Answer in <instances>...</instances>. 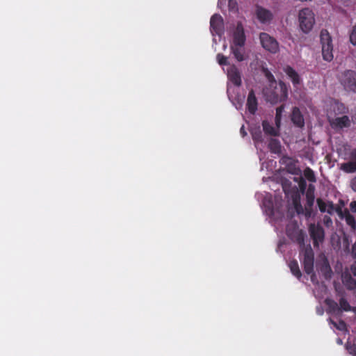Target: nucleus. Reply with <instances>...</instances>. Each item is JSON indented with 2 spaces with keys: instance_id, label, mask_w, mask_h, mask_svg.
Segmentation results:
<instances>
[{
  "instance_id": "nucleus-28",
  "label": "nucleus",
  "mask_w": 356,
  "mask_h": 356,
  "mask_svg": "<svg viewBox=\"0 0 356 356\" xmlns=\"http://www.w3.org/2000/svg\"><path fill=\"white\" fill-rule=\"evenodd\" d=\"M339 306L340 310H343L345 312L353 311V308L344 298H340Z\"/></svg>"
},
{
  "instance_id": "nucleus-26",
  "label": "nucleus",
  "mask_w": 356,
  "mask_h": 356,
  "mask_svg": "<svg viewBox=\"0 0 356 356\" xmlns=\"http://www.w3.org/2000/svg\"><path fill=\"white\" fill-rule=\"evenodd\" d=\"M344 218L346 223L353 228H355L356 222L354 216L348 210L344 211Z\"/></svg>"
},
{
  "instance_id": "nucleus-5",
  "label": "nucleus",
  "mask_w": 356,
  "mask_h": 356,
  "mask_svg": "<svg viewBox=\"0 0 356 356\" xmlns=\"http://www.w3.org/2000/svg\"><path fill=\"white\" fill-rule=\"evenodd\" d=\"M339 80L346 91L356 92V72L354 70H345L340 75Z\"/></svg>"
},
{
  "instance_id": "nucleus-38",
  "label": "nucleus",
  "mask_w": 356,
  "mask_h": 356,
  "mask_svg": "<svg viewBox=\"0 0 356 356\" xmlns=\"http://www.w3.org/2000/svg\"><path fill=\"white\" fill-rule=\"evenodd\" d=\"M349 353L353 356H356V345L353 344L348 347Z\"/></svg>"
},
{
  "instance_id": "nucleus-22",
  "label": "nucleus",
  "mask_w": 356,
  "mask_h": 356,
  "mask_svg": "<svg viewBox=\"0 0 356 356\" xmlns=\"http://www.w3.org/2000/svg\"><path fill=\"white\" fill-rule=\"evenodd\" d=\"M289 266L292 274L294 276H296L298 279H300L302 276V273L299 268L298 261L296 260H293L289 263Z\"/></svg>"
},
{
  "instance_id": "nucleus-33",
  "label": "nucleus",
  "mask_w": 356,
  "mask_h": 356,
  "mask_svg": "<svg viewBox=\"0 0 356 356\" xmlns=\"http://www.w3.org/2000/svg\"><path fill=\"white\" fill-rule=\"evenodd\" d=\"M217 60L220 65H229V62L227 60V57L224 56L222 54H217Z\"/></svg>"
},
{
  "instance_id": "nucleus-40",
  "label": "nucleus",
  "mask_w": 356,
  "mask_h": 356,
  "mask_svg": "<svg viewBox=\"0 0 356 356\" xmlns=\"http://www.w3.org/2000/svg\"><path fill=\"white\" fill-rule=\"evenodd\" d=\"M350 270L351 273L356 277V261L351 264Z\"/></svg>"
},
{
  "instance_id": "nucleus-24",
  "label": "nucleus",
  "mask_w": 356,
  "mask_h": 356,
  "mask_svg": "<svg viewBox=\"0 0 356 356\" xmlns=\"http://www.w3.org/2000/svg\"><path fill=\"white\" fill-rule=\"evenodd\" d=\"M326 305L328 307V312L334 313L336 312H339L340 308L335 301L331 300V299H326L325 301Z\"/></svg>"
},
{
  "instance_id": "nucleus-16",
  "label": "nucleus",
  "mask_w": 356,
  "mask_h": 356,
  "mask_svg": "<svg viewBox=\"0 0 356 356\" xmlns=\"http://www.w3.org/2000/svg\"><path fill=\"white\" fill-rule=\"evenodd\" d=\"M284 72L286 75L291 79L294 86L300 83V77L298 72L291 66L288 65L285 67Z\"/></svg>"
},
{
  "instance_id": "nucleus-11",
  "label": "nucleus",
  "mask_w": 356,
  "mask_h": 356,
  "mask_svg": "<svg viewBox=\"0 0 356 356\" xmlns=\"http://www.w3.org/2000/svg\"><path fill=\"white\" fill-rule=\"evenodd\" d=\"M245 35L241 23H238L233 35V44L234 46H244Z\"/></svg>"
},
{
  "instance_id": "nucleus-1",
  "label": "nucleus",
  "mask_w": 356,
  "mask_h": 356,
  "mask_svg": "<svg viewBox=\"0 0 356 356\" xmlns=\"http://www.w3.org/2000/svg\"><path fill=\"white\" fill-rule=\"evenodd\" d=\"M315 186L309 184L306 191V204L302 207L299 195H295L292 198L293 208L298 215H303L306 219L310 218L313 216V207L315 200Z\"/></svg>"
},
{
  "instance_id": "nucleus-10",
  "label": "nucleus",
  "mask_w": 356,
  "mask_h": 356,
  "mask_svg": "<svg viewBox=\"0 0 356 356\" xmlns=\"http://www.w3.org/2000/svg\"><path fill=\"white\" fill-rule=\"evenodd\" d=\"M227 76L229 80L236 86L241 85V73L236 65H232L229 67Z\"/></svg>"
},
{
  "instance_id": "nucleus-12",
  "label": "nucleus",
  "mask_w": 356,
  "mask_h": 356,
  "mask_svg": "<svg viewBox=\"0 0 356 356\" xmlns=\"http://www.w3.org/2000/svg\"><path fill=\"white\" fill-rule=\"evenodd\" d=\"M330 124L334 129L349 128L351 125V122L348 115H343L342 117H337L330 121Z\"/></svg>"
},
{
  "instance_id": "nucleus-18",
  "label": "nucleus",
  "mask_w": 356,
  "mask_h": 356,
  "mask_svg": "<svg viewBox=\"0 0 356 356\" xmlns=\"http://www.w3.org/2000/svg\"><path fill=\"white\" fill-rule=\"evenodd\" d=\"M263 130L266 134L276 136L279 135V131L274 128L268 121L264 120L262 122Z\"/></svg>"
},
{
  "instance_id": "nucleus-3",
  "label": "nucleus",
  "mask_w": 356,
  "mask_h": 356,
  "mask_svg": "<svg viewBox=\"0 0 356 356\" xmlns=\"http://www.w3.org/2000/svg\"><path fill=\"white\" fill-rule=\"evenodd\" d=\"M320 40L322 47L323 58L326 61L330 62L334 58L333 44L332 37L326 29L321 30Z\"/></svg>"
},
{
  "instance_id": "nucleus-29",
  "label": "nucleus",
  "mask_w": 356,
  "mask_h": 356,
  "mask_svg": "<svg viewBox=\"0 0 356 356\" xmlns=\"http://www.w3.org/2000/svg\"><path fill=\"white\" fill-rule=\"evenodd\" d=\"M304 175L306 179L311 182H315L316 180L314 171L309 168H307L305 170Z\"/></svg>"
},
{
  "instance_id": "nucleus-31",
  "label": "nucleus",
  "mask_w": 356,
  "mask_h": 356,
  "mask_svg": "<svg viewBox=\"0 0 356 356\" xmlns=\"http://www.w3.org/2000/svg\"><path fill=\"white\" fill-rule=\"evenodd\" d=\"M316 203L321 213L326 212L327 202H324L321 198H317Z\"/></svg>"
},
{
  "instance_id": "nucleus-35",
  "label": "nucleus",
  "mask_w": 356,
  "mask_h": 356,
  "mask_svg": "<svg viewBox=\"0 0 356 356\" xmlns=\"http://www.w3.org/2000/svg\"><path fill=\"white\" fill-rule=\"evenodd\" d=\"M350 42L353 45H356V24L353 27L350 33Z\"/></svg>"
},
{
  "instance_id": "nucleus-45",
  "label": "nucleus",
  "mask_w": 356,
  "mask_h": 356,
  "mask_svg": "<svg viewBox=\"0 0 356 356\" xmlns=\"http://www.w3.org/2000/svg\"><path fill=\"white\" fill-rule=\"evenodd\" d=\"M305 183H304V184H303L302 186V185H300V188H301L302 190L305 189Z\"/></svg>"
},
{
  "instance_id": "nucleus-17",
  "label": "nucleus",
  "mask_w": 356,
  "mask_h": 356,
  "mask_svg": "<svg viewBox=\"0 0 356 356\" xmlns=\"http://www.w3.org/2000/svg\"><path fill=\"white\" fill-rule=\"evenodd\" d=\"M231 51L237 61L241 62L245 59L244 46L231 45Z\"/></svg>"
},
{
  "instance_id": "nucleus-13",
  "label": "nucleus",
  "mask_w": 356,
  "mask_h": 356,
  "mask_svg": "<svg viewBox=\"0 0 356 356\" xmlns=\"http://www.w3.org/2000/svg\"><path fill=\"white\" fill-rule=\"evenodd\" d=\"M291 120L293 124L298 127L302 128L305 125V120L299 108L295 106L292 109Z\"/></svg>"
},
{
  "instance_id": "nucleus-19",
  "label": "nucleus",
  "mask_w": 356,
  "mask_h": 356,
  "mask_svg": "<svg viewBox=\"0 0 356 356\" xmlns=\"http://www.w3.org/2000/svg\"><path fill=\"white\" fill-rule=\"evenodd\" d=\"M268 148L273 154H279L281 152L280 142L275 138H270L268 143Z\"/></svg>"
},
{
  "instance_id": "nucleus-39",
  "label": "nucleus",
  "mask_w": 356,
  "mask_h": 356,
  "mask_svg": "<svg viewBox=\"0 0 356 356\" xmlns=\"http://www.w3.org/2000/svg\"><path fill=\"white\" fill-rule=\"evenodd\" d=\"M350 159L351 161L356 163V149H354L350 152Z\"/></svg>"
},
{
  "instance_id": "nucleus-30",
  "label": "nucleus",
  "mask_w": 356,
  "mask_h": 356,
  "mask_svg": "<svg viewBox=\"0 0 356 356\" xmlns=\"http://www.w3.org/2000/svg\"><path fill=\"white\" fill-rule=\"evenodd\" d=\"M329 321L330 323L332 324L337 330L340 331H343L346 330V324L343 321L340 320L338 323L334 322L331 318H330Z\"/></svg>"
},
{
  "instance_id": "nucleus-9",
  "label": "nucleus",
  "mask_w": 356,
  "mask_h": 356,
  "mask_svg": "<svg viewBox=\"0 0 356 356\" xmlns=\"http://www.w3.org/2000/svg\"><path fill=\"white\" fill-rule=\"evenodd\" d=\"M314 256L312 250H307L304 253L303 267L304 271L307 275H311L314 271Z\"/></svg>"
},
{
  "instance_id": "nucleus-20",
  "label": "nucleus",
  "mask_w": 356,
  "mask_h": 356,
  "mask_svg": "<svg viewBox=\"0 0 356 356\" xmlns=\"http://www.w3.org/2000/svg\"><path fill=\"white\" fill-rule=\"evenodd\" d=\"M340 169L347 173H353L356 172V163L351 161L343 163L341 165Z\"/></svg>"
},
{
  "instance_id": "nucleus-46",
  "label": "nucleus",
  "mask_w": 356,
  "mask_h": 356,
  "mask_svg": "<svg viewBox=\"0 0 356 356\" xmlns=\"http://www.w3.org/2000/svg\"><path fill=\"white\" fill-rule=\"evenodd\" d=\"M270 76L272 79H274L272 74H270Z\"/></svg>"
},
{
  "instance_id": "nucleus-4",
  "label": "nucleus",
  "mask_w": 356,
  "mask_h": 356,
  "mask_svg": "<svg viewBox=\"0 0 356 356\" xmlns=\"http://www.w3.org/2000/svg\"><path fill=\"white\" fill-rule=\"evenodd\" d=\"M298 21L301 30L304 33H308L315 23L314 13L309 8H302L299 11Z\"/></svg>"
},
{
  "instance_id": "nucleus-32",
  "label": "nucleus",
  "mask_w": 356,
  "mask_h": 356,
  "mask_svg": "<svg viewBox=\"0 0 356 356\" xmlns=\"http://www.w3.org/2000/svg\"><path fill=\"white\" fill-rule=\"evenodd\" d=\"M340 211L339 209L335 207L332 202L328 201L327 204L326 212L330 215H332L335 211Z\"/></svg>"
},
{
  "instance_id": "nucleus-25",
  "label": "nucleus",
  "mask_w": 356,
  "mask_h": 356,
  "mask_svg": "<svg viewBox=\"0 0 356 356\" xmlns=\"http://www.w3.org/2000/svg\"><path fill=\"white\" fill-rule=\"evenodd\" d=\"M284 104L278 106L276 108L275 122V124L278 129L280 128V124H281L282 115V113L284 112Z\"/></svg>"
},
{
  "instance_id": "nucleus-43",
  "label": "nucleus",
  "mask_w": 356,
  "mask_h": 356,
  "mask_svg": "<svg viewBox=\"0 0 356 356\" xmlns=\"http://www.w3.org/2000/svg\"><path fill=\"white\" fill-rule=\"evenodd\" d=\"M240 132H241V134L243 136H245L246 135V132L245 131V129H244V126H242L241 129H240Z\"/></svg>"
},
{
  "instance_id": "nucleus-42",
  "label": "nucleus",
  "mask_w": 356,
  "mask_h": 356,
  "mask_svg": "<svg viewBox=\"0 0 356 356\" xmlns=\"http://www.w3.org/2000/svg\"><path fill=\"white\" fill-rule=\"evenodd\" d=\"M351 187L356 192V177L351 181Z\"/></svg>"
},
{
  "instance_id": "nucleus-44",
  "label": "nucleus",
  "mask_w": 356,
  "mask_h": 356,
  "mask_svg": "<svg viewBox=\"0 0 356 356\" xmlns=\"http://www.w3.org/2000/svg\"><path fill=\"white\" fill-rule=\"evenodd\" d=\"M352 120L355 123H356V107L355 108V113L352 115Z\"/></svg>"
},
{
  "instance_id": "nucleus-27",
  "label": "nucleus",
  "mask_w": 356,
  "mask_h": 356,
  "mask_svg": "<svg viewBox=\"0 0 356 356\" xmlns=\"http://www.w3.org/2000/svg\"><path fill=\"white\" fill-rule=\"evenodd\" d=\"M321 271L324 274V277L325 278L330 277L332 270L327 260L324 261L323 264L321 267Z\"/></svg>"
},
{
  "instance_id": "nucleus-21",
  "label": "nucleus",
  "mask_w": 356,
  "mask_h": 356,
  "mask_svg": "<svg viewBox=\"0 0 356 356\" xmlns=\"http://www.w3.org/2000/svg\"><path fill=\"white\" fill-rule=\"evenodd\" d=\"M343 283L348 289L353 290L356 288V280L350 275H346L343 277Z\"/></svg>"
},
{
  "instance_id": "nucleus-36",
  "label": "nucleus",
  "mask_w": 356,
  "mask_h": 356,
  "mask_svg": "<svg viewBox=\"0 0 356 356\" xmlns=\"http://www.w3.org/2000/svg\"><path fill=\"white\" fill-rule=\"evenodd\" d=\"M323 221L324 225L327 227L332 225V220L331 218L327 215L323 216Z\"/></svg>"
},
{
  "instance_id": "nucleus-14",
  "label": "nucleus",
  "mask_w": 356,
  "mask_h": 356,
  "mask_svg": "<svg viewBox=\"0 0 356 356\" xmlns=\"http://www.w3.org/2000/svg\"><path fill=\"white\" fill-rule=\"evenodd\" d=\"M258 102L254 92L251 90L248 95L246 106L248 112L254 115L257 110Z\"/></svg>"
},
{
  "instance_id": "nucleus-34",
  "label": "nucleus",
  "mask_w": 356,
  "mask_h": 356,
  "mask_svg": "<svg viewBox=\"0 0 356 356\" xmlns=\"http://www.w3.org/2000/svg\"><path fill=\"white\" fill-rule=\"evenodd\" d=\"M252 139L256 142L262 140V133L260 129L252 132Z\"/></svg>"
},
{
  "instance_id": "nucleus-8",
  "label": "nucleus",
  "mask_w": 356,
  "mask_h": 356,
  "mask_svg": "<svg viewBox=\"0 0 356 356\" xmlns=\"http://www.w3.org/2000/svg\"><path fill=\"white\" fill-rule=\"evenodd\" d=\"M255 14L257 19L261 24L270 23L273 19V13L270 10L266 9L261 6H256Z\"/></svg>"
},
{
  "instance_id": "nucleus-2",
  "label": "nucleus",
  "mask_w": 356,
  "mask_h": 356,
  "mask_svg": "<svg viewBox=\"0 0 356 356\" xmlns=\"http://www.w3.org/2000/svg\"><path fill=\"white\" fill-rule=\"evenodd\" d=\"M278 85L280 92L277 91V88L275 90L267 89L264 91L266 100L272 104L285 100L288 96V89L285 83L280 81Z\"/></svg>"
},
{
  "instance_id": "nucleus-23",
  "label": "nucleus",
  "mask_w": 356,
  "mask_h": 356,
  "mask_svg": "<svg viewBox=\"0 0 356 356\" xmlns=\"http://www.w3.org/2000/svg\"><path fill=\"white\" fill-rule=\"evenodd\" d=\"M334 111L337 114H346L348 112V108L345 106L344 104L338 101L334 102Z\"/></svg>"
},
{
  "instance_id": "nucleus-37",
  "label": "nucleus",
  "mask_w": 356,
  "mask_h": 356,
  "mask_svg": "<svg viewBox=\"0 0 356 356\" xmlns=\"http://www.w3.org/2000/svg\"><path fill=\"white\" fill-rule=\"evenodd\" d=\"M228 7L229 10H235L237 8V2L236 0H229Z\"/></svg>"
},
{
  "instance_id": "nucleus-41",
  "label": "nucleus",
  "mask_w": 356,
  "mask_h": 356,
  "mask_svg": "<svg viewBox=\"0 0 356 356\" xmlns=\"http://www.w3.org/2000/svg\"><path fill=\"white\" fill-rule=\"evenodd\" d=\"M350 208L353 212L356 213V201H353L350 204Z\"/></svg>"
},
{
  "instance_id": "nucleus-6",
  "label": "nucleus",
  "mask_w": 356,
  "mask_h": 356,
  "mask_svg": "<svg viewBox=\"0 0 356 356\" xmlns=\"http://www.w3.org/2000/svg\"><path fill=\"white\" fill-rule=\"evenodd\" d=\"M309 233L313 241L314 247L318 248L319 243L323 242L325 238V231L323 227L319 224L311 223L309 225Z\"/></svg>"
},
{
  "instance_id": "nucleus-15",
  "label": "nucleus",
  "mask_w": 356,
  "mask_h": 356,
  "mask_svg": "<svg viewBox=\"0 0 356 356\" xmlns=\"http://www.w3.org/2000/svg\"><path fill=\"white\" fill-rule=\"evenodd\" d=\"M210 26L217 34H220L223 28V19L219 14H214L210 19Z\"/></svg>"
},
{
  "instance_id": "nucleus-7",
  "label": "nucleus",
  "mask_w": 356,
  "mask_h": 356,
  "mask_svg": "<svg viewBox=\"0 0 356 356\" xmlns=\"http://www.w3.org/2000/svg\"><path fill=\"white\" fill-rule=\"evenodd\" d=\"M259 39L261 46L266 50L271 52L276 53L279 50V44L277 41L269 34L266 33H261Z\"/></svg>"
}]
</instances>
